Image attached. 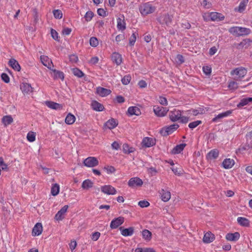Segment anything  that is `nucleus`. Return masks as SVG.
I'll return each mask as SVG.
<instances>
[{
    "mask_svg": "<svg viewBox=\"0 0 252 252\" xmlns=\"http://www.w3.org/2000/svg\"><path fill=\"white\" fill-rule=\"evenodd\" d=\"M143 182L141 179L138 177H133L130 178L128 182V185L129 187L134 188L141 187Z\"/></svg>",
    "mask_w": 252,
    "mask_h": 252,
    "instance_id": "nucleus-6",
    "label": "nucleus"
},
{
    "mask_svg": "<svg viewBox=\"0 0 252 252\" xmlns=\"http://www.w3.org/2000/svg\"><path fill=\"white\" fill-rule=\"evenodd\" d=\"M232 113L231 110H228L224 112L220 113L217 115L215 118H214L212 120L213 122H217L218 119H222L223 118L226 117L230 115Z\"/></svg>",
    "mask_w": 252,
    "mask_h": 252,
    "instance_id": "nucleus-27",
    "label": "nucleus"
},
{
    "mask_svg": "<svg viewBox=\"0 0 252 252\" xmlns=\"http://www.w3.org/2000/svg\"><path fill=\"white\" fill-rule=\"evenodd\" d=\"M124 222V218L123 217H118L112 220L110 223V227L112 229H116L121 225Z\"/></svg>",
    "mask_w": 252,
    "mask_h": 252,
    "instance_id": "nucleus-12",
    "label": "nucleus"
},
{
    "mask_svg": "<svg viewBox=\"0 0 252 252\" xmlns=\"http://www.w3.org/2000/svg\"><path fill=\"white\" fill-rule=\"evenodd\" d=\"M94 17V13L91 11H88L86 12L84 18L87 22L90 21Z\"/></svg>",
    "mask_w": 252,
    "mask_h": 252,
    "instance_id": "nucleus-48",
    "label": "nucleus"
},
{
    "mask_svg": "<svg viewBox=\"0 0 252 252\" xmlns=\"http://www.w3.org/2000/svg\"><path fill=\"white\" fill-rule=\"evenodd\" d=\"M21 90L24 94H29L32 92V88L30 84L23 83L21 85Z\"/></svg>",
    "mask_w": 252,
    "mask_h": 252,
    "instance_id": "nucleus-18",
    "label": "nucleus"
},
{
    "mask_svg": "<svg viewBox=\"0 0 252 252\" xmlns=\"http://www.w3.org/2000/svg\"><path fill=\"white\" fill-rule=\"evenodd\" d=\"M237 221L240 225L243 226H248L250 224V221L247 218L244 217H238Z\"/></svg>",
    "mask_w": 252,
    "mask_h": 252,
    "instance_id": "nucleus-36",
    "label": "nucleus"
},
{
    "mask_svg": "<svg viewBox=\"0 0 252 252\" xmlns=\"http://www.w3.org/2000/svg\"><path fill=\"white\" fill-rule=\"evenodd\" d=\"M240 237L239 233L236 232L234 233H227L226 235L225 238L229 241H236L239 239Z\"/></svg>",
    "mask_w": 252,
    "mask_h": 252,
    "instance_id": "nucleus-20",
    "label": "nucleus"
},
{
    "mask_svg": "<svg viewBox=\"0 0 252 252\" xmlns=\"http://www.w3.org/2000/svg\"><path fill=\"white\" fill-rule=\"evenodd\" d=\"M120 230L122 235L124 236H131L133 233V228L132 227H129L128 228L122 229L120 228Z\"/></svg>",
    "mask_w": 252,
    "mask_h": 252,
    "instance_id": "nucleus-35",
    "label": "nucleus"
},
{
    "mask_svg": "<svg viewBox=\"0 0 252 252\" xmlns=\"http://www.w3.org/2000/svg\"><path fill=\"white\" fill-rule=\"evenodd\" d=\"M0 167H1L2 170L7 169V165L4 162L3 159L1 157H0Z\"/></svg>",
    "mask_w": 252,
    "mask_h": 252,
    "instance_id": "nucleus-55",
    "label": "nucleus"
},
{
    "mask_svg": "<svg viewBox=\"0 0 252 252\" xmlns=\"http://www.w3.org/2000/svg\"><path fill=\"white\" fill-rule=\"evenodd\" d=\"M131 80V77L129 75H126L122 79V82L124 85H127Z\"/></svg>",
    "mask_w": 252,
    "mask_h": 252,
    "instance_id": "nucleus-52",
    "label": "nucleus"
},
{
    "mask_svg": "<svg viewBox=\"0 0 252 252\" xmlns=\"http://www.w3.org/2000/svg\"><path fill=\"white\" fill-rule=\"evenodd\" d=\"M252 41L249 39L243 40L239 44V47L247 48L250 46Z\"/></svg>",
    "mask_w": 252,
    "mask_h": 252,
    "instance_id": "nucleus-40",
    "label": "nucleus"
},
{
    "mask_svg": "<svg viewBox=\"0 0 252 252\" xmlns=\"http://www.w3.org/2000/svg\"><path fill=\"white\" fill-rule=\"evenodd\" d=\"M118 125L117 120L112 118L108 120L104 125V126L109 129H112L116 127Z\"/></svg>",
    "mask_w": 252,
    "mask_h": 252,
    "instance_id": "nucleus-13",
    "label": "nucleus"
},
{
    "mask_svg": "<svg viewBox=\"0 0 252 252\" xmlns=\"http://www.w3.org/2000/svg\"><path fill=\"white\" fill-rule=\"evenodd\" d=\"M248 2V0H243L240 3L239 6L235 8V10L240 13L242 12L245 10Z\"/></svg>",
    "mask_w": 252,
    "mask_h": 252,
    "instance_id": "nucleus-32",
    "label": "nucleus"
},
{
    "mask_svg": "<svg viewBox=\"0 0 252 252\" xmlns=\"http://www.w3.org/2000/svg\"><path fill=\"white\" fill-rule=\"evenodd\" d=\"M8 64L15 70L20 71L21 69L20 65L16 60L11 59L9 61Z\"/></svg>",
    "mask_w": 252,
    "mask_h": 252,
    "instance_id": "nucleus-30",
    "label": "nucleus"
},
{
    "mask_svg": "<svg viewBox=\"0 0 252 252\" xmlns=\"http://www.w3.org/2000/svg\"><path fill=\"white\" fill-rule=\"evenodd\" d=\"M75 117L71 113H69L65 118V122L68 125H72L75 122Z\"/></svg>",
    "mask_w": 252,
    "mask_h": 252,
    "instance_id": "nucleus-37",
    "label": "nucleus"
},
{
    "mask_svg": "<svg viewBox=\"0 0 252 252\" xmlns=\"http://www.w3.org/2000/svg\"><path fill=\"white\" fill-rule=\"evenodd\" d=\"M53 14L55 18L61 19L63 17L62 12L59 9L54 10L53 11Z\"/></svg>",
    "mask_w": 252,
    "mask_h": 252,
    "instance_id": "nucleus-49",
    "label": "nucleus"
},
{
    "mask_svg": "<svg viewBox=\"0 0 252 252\" xmlns=\"http://www.w3.org/2000/svg\"><path fill=\"white\" fill-rule=\"evenodd\" d=\"M142 234L143 239L147 241H150L152 238V233L147 229L143 230L142 232Z\"/></svg>",
    "mask_w": 252,
    "mask_h": 252,
    "instance_id": "nucleus-39",
    "label": "nucleus"
},
{
    "mask_svg": "<svg viewBox=\"0 0 252 252\" xmlns=\"http://www.w3.org/2000/svg\"><path fill=\"white\" fill-rule=\"evenodd\" d=\"M97 14L101 16H106V11L103 8H98L97 11Z\"/></svg>",
    "mask_w": 252,
    "mask_h": 252,
    "instance_id": "nucleus-62",
    "label": "nucleus"
},
{
    "mask_svg": "<svg viewBox=\"0 0 252 252\" xmlns=\"http://www.w3.org/2000/svg\"><path fill=\"white\" fill-rule=\"evenodd\" d=\"M100 236V233L99 232H95L92 234L91 238L93 241H97Z\"/></svg>",
    "mask_w": 252,
    "mask_h": 252,
    "instance_id": "nucleus-57",
    "label": "nucleus"
},
{
    "mask_svg": "<svg viewBox=\"0 0 252 252\" xmlns=\"http://www.w3.org/2000/svg\"><path fill=\"white\" fill-rule=\"evenodd\" d=\"M1 79L5 83L9 82V77L6 73H2L1 75Z\"/></svg>",
    "mask_w": 252,
    "mask_h": 252,
    "instance_id": "nucleus-59",
    "label": "nucleus"
},
{
    "mask_svg": "<svg viewBox=\"0 0 252 252\" xmlns=\"http://www.w3.org/2000/svg\"><path fill=\"white\" fill-rule=\"evenodd\" d=\"M176 59V62L179 64H182L184 62V57L181 55H177Z\"/></svg>",
    "mask_w": 252,
    "mask_h": 252,
    "instance_id": "nucleus-58",
    "label": "nucleus"
},
{
    "mask_svg": "<svg viewBox=\"0 0 252 252\" xmlns=\"http://www.w3.org/2000/svg\"><path fill=\"white\" fill-rule=\"evenodd\" d=\"M112 59L117 65H120L122 63V56L118 53H114L112 56Z\"/></svg>",
    "mask_w": 252,
    "mask_h": 252,
    "instance_id": "nucleus-26",
    "label": "nucleus"
},
{
    "mask_svg": "<svg viewBox=\"0 0 252 252\" xmlns=\"http://www.w3.org/2000/svg\"><path fill=\"white\" fill-rule=\"evenodd\" d=\"M123 151L126 154H129L134 151V149L132 147H129L128 144H124L123 146Z\"/></svg>",
    "mask_w": 252,
    "mask_h": 252,
    "instance_id": "nucleus-44",
    "label": "nucleus"
},
{
    "mask_svg": "<svg viewBox=\"0 0 252 252\" xmlns=\"http://www.w3.org/2000/svg\"><path fill=\"white\" fill-rule=\"evenodd\" d=\"M159 193L161 196V199L164 202L168 201L171 198V193L168 190L161 189Z\"/></svg>",
    "mask_w": 252,
    "mask_h": 252,
    "instance_id": "nucleus-16",
    "label": "nucleus"
},
{
    "mask_svg": "<svg viewBox=\"0 0 252 252\" xmlns=\"http://www.w3.org/2000/svg\"><path fill=\"white\" fill-rule=\"evenodd\" d=\"M2 122L5 126H7L12 123L13 119L11 116H5L2 118Z\"/></svg>",
    "mask_w": 252,
    "mask_h": 252,
    "instance_id": "nucleus-41",
    "label": "nucleus"
},
{
    "mask_svg": "<svg viewBox=\"0 0 252 252\" xmlns=\"http://www.w3.org/2000/svg\"><path fill=\"white\" fill-rule=\"evenodd\" d=\"M84 165L89 167H93L98 164V161L95 157H90L86 158L83 162Z\"/></svg>",
    "mask_w": 252,
    "mask_h": 252,
    "instance_id": "nucleus-7",
    "label": "nucleus"
},
{
    "mask_svg": "<svg viewBox=\"0 0 252 252\" xmlns=\"http://www.w3.org/2000/svg\"><path fill=\"white\" fill-rule=\"evenodd\" d=\"M172 19L173 16L170 15L168 14H164L159 16L157 20L162 25L169 26L172 24Z\"/></svg>",
    "mask_w": 252,
    "mask_h": 252,
    "instance_id": "nucleus-3",
    "label": "nucleus"
},
{
    "mask_svg": "<svg viewBox=\"0 0 252 252\" xmlns=\"http://www.w3.org/2000/svg\"><path fill=\"white\" fill-rule=\"evenodd\" d=\"M117 28L119 30L124 31L126 29V23L124 21V17L123 18H118L117 19Z\"/></svg>",
    "mask_w": 252,
    "mask_h": 252,
    "instance_id": "nucleus-33",
    "label": "nucleus"
},
{
    "mask_svg": "<svg viewBox=\"0 0 252 252\" xmlns=\"http://www.w3.org/2000/svg\"><path fill=\"white\" fill-rule=\"evenodd\" d=\"M229 32L234 34L241 36L249 34L251 31L248 28L240 27H235L230 28Z\"/></svg>",
    "mask_w": 252,
    "mask_h": 252,
    "instance_id": "nucleus-2",
    "label": "nucleus"
},
{
    "mask_svg": "<svg viewBox=\"0 0 252 252\" xmlns=\"http://www.w3.org/2000/svg\"><path fill=\"white\" fill-rule=\"evenodd\" d=\"M127 113L129 116H139L141 114L140 109L136 106H131L128 108Z\"/></svg>",
    "mask_w": 252,
    "mask_h": 252,
    "instance_id": "nucleus-17",
    "label": "nucleus"
},
{
    "mask_svg": "<svg viewBox=\"0 0 252 252\" xmlns=\"http://www.w3.org/2000/svg\"><path fill=\"white\" fill-rule=\"evenodd\" d=\"M96 92L100 96L103 97L109 95L111 91L104 88L98 87L96 89Z\"/></svg>",
    "mask_w": 252,
    "mask_h": 252,
    "instance_id": "nucleus-23",
    "label": "nucleus"
},
{
    "mask_svg": "<svg viewBox=\"0 0 252 252\" xmlns=\"http://www.w3.org/2000/svg\"><path fill=\"white\" fill-rule=\"evenodd\" d=\"M182 112L180 110L174 109L170 111L169 116L170 120L172 122H176L179 121L182 116Z\"/></svg>",
    "mask_w": 252,
    "mask_h": 252,
    "instance_id": "nucleus-5",
    "label": "nucleus"
},
{
    "mask_svg": "<svg viewBox=\"0 0 252 252\" xmlns=\"http://www.w3.org/2000/svg\"><path fill=\"white\" fill-rule=\"evenodd\" d=\"M51 35H52V37L55 40H58V39H59L58 33L55 30H54L53 29H51Z\"/></svg>",
    "mask_w": 252,
    "mask_h": 252,
    "instance_id": "nucleus-60",
    "label": "nucleus"
},
{
    "mask_svg": "<svg viewBox=\"0 0 252 252\" xmlns=\"http://www.w3.org/2000/svg\"><path fill=\"white\" fill-rule=\"evenodd\" d=\"M249 103L248 97L244 98L240 100V102L237 104V106L238 107H243Z\"/></svg>",
    "mask_w": 252,
    "mask_h": 252,
    "instance_id": "nucleus-50",
    "label": "nucleus"
},
{
    "mask_svg": "<svg viewBox=\"0 0 252 252\" xmlns=\"http://www.w3.org/2000/svg\"><path fill=\"white\" fill-rule=\"evenodd\" d=\"M200 124H201V121L197 120L196 121H194L189 124V127L191 129H193L195 128L196 126H197Z\"/></svg>",
    "mask_w": 252,
    "mask_h": 252,
    "instance_id": "nucleus-51",
    "label": "nucleus"
},
{
    "mask_svg": "<svg viewBox=\"0 0 252 252\" xmlns=\"http://www.w3.org/2000/svg\"><path fill=\"white\" fill-rule=\"evenodd\" d=\"M143 146L146 147H150L155 144V142L153 138L149 137H145L142 141Z\"/></svg>",
    "mask_w": 252,
    "mask_h": 252,
    "instance_id": "nucleus-28",
    "label": "nucleus"
},
{
    "mask_svg": "<svg viewBox=\"0 0 252 252\" xmlns=\"http://www.w3.org/2000/svg\"><path fill=\"white\" fill-rule=\"evenodd\" d=\"M45 103L49 108L53 109L60 110L63 108L62 104L53 101H46Z\"/></svg>",
    "mask_w": 252,
    "mask_h": 252,
    "instance_id": "nucleus-24",
    "label": "nucleus"
},
{
    "mask_svg": "<svg viewBox=\"0 0 252 252\" xmlns=\"http://www.w3.org/2000/svg\"><path fill=\"white\" fill-rule=\"evenodd\" d=\"M215 236L211 232L206 233L203 237V241L205 243H210L214 241Z\"/></svg>",
    "mask_w": 252,
    "mask_h": 252,
    "instance_id": "nucleus-25",
    "label": "nucleus"
},
{
    "mask_svg": "<svg viewBox=\"0 0 252 252\" xmlns=\"http://www.w3.org/2000/svg\"><path fill=\"white\" fill-rule=\"evenodd\" d=\"M138 205L141 208L147 207L150 205L149 202L145 200H141L138 202Z\"/></svg>",
    "mask_w": 252,
    "mask_h": 252,
    "instance_id": "nucleus-56",
    "label": "nucleus"
},
{
    "mask_svg": "<svg viewBox=\"0 0 252 252\" xmlns=\"http://www.w3.org/2000/svg\"><path fill=\"white\" fill-rule=\"evenodd\" d=\"M234 163L235 162L233 159L226 158L223 161L222 165L224 168L229 169L234 165Z\"/></svg>",
    "mask_w": 252,
    "mask_h": 252,
    "instance_id": "nucleus-22",
    "label": "nucleus"
},
{
    "mask_svg": "<svg viewBox=\"0 0 252 252\" xmlns=\"http://www.w3.org/2000/svg\"><path fill=\"white\" fill-rule=\"evenodd\" d=\"M247 73V70L243 67H238L233 69L231 72L232 75H235V79L236 80H241L243 78Z\"/></svg>",
    "mask_w": 252,
    "mask_h": 252,
    "instance_id": "nucleus-4",
    "label": "nucleus"
},
{
    "mask_svg": "<svg viewBox=\"0 0 252 252\" xmlns=\"http://www.w3.org/2000/svg\"><path fill=\"white\" fill-rule=\"evenodd\" d=\"M203 71L206 75H209L211 73V68L209 66H206L203 67Z\"/></svg>",
    "mask_w": 252,
    "mask_h": 252,
    "instance_id": "nucleus-61",
    "label": "nucleus"
},
{
    "mask_svg": "<svg viewBox=\"0 0 252 252\" xmlns=\"http://www.w3.org/2000/svg\"><path fill=\"white\" fill-rule=\"evenodd\" d=\"M137 36L138 33L136 32H133L131 35L129 40V43L131 46H133L134 44Z\"/></svg>",
    "mask_w": 252,
    "mask_h": 252,
    "instance_id": "nucleus-46",
    "label": "nucleus"
},
{
    "mask_svg": "<svg viewBox=\"0 0 252 252\" xmlns=\"http://www.w3.org/2000/svg\"><path fill=\"white\" fill-rule=\"evenodd\" d=\"M90 44L91 46L95 47L98 45V41L96 37H92L90 39Z\"/></svg>",
    "mask_w": 252,
    "mask_h": 252,
    "instance_id": "nucleus-47",
    "label": "nucleus"
},
{
    "mask_svg": "<svg viewBox=\"0 0 252 252\" xmlns=\"http://www.w3.org/2000/svg\"><path fill=\"white\" fill-rule=\"evenodd\" d=\"M101 191L108 195H114L116 194V189L112 186L105 185L101 187Z\"/></svg>",
    "mask_w": 252,
    "mask_h": 252,
    "instance_id": "nucleus-10",
    "label": "nucleus"
},
{
    "mask_svg": "<svg viewBox=\"0 0 252 252\" xmlns=\"http://www.w3.org/2000/svg\"><path fill=\"white\" fill-rule=\"evenodd\" d=\"M98 61L99 59L97 57H94L91 59L89 63L92 64H95L98 63Z\"/></svg>",
    "mask_w": 252,
    "mask_h": 252,
    "instance_id": "nucleus-63",
    "label": "nucleus"
},
{
    "mask_svg": "<svg viewBox=\"0 0 252 252\" xmlns=\"http://www.w3.org/2000/svg\"><path fill=\"white\" fill-rule=\"evenodd\" d=\"M92 108L96 111H102L104 109L103 105L96 101H93L91 104Z\"/></svg>",
    "mask_w": 252,
    "mask_h": 252,
    "instance_id": "nucleus-31",
    "label": "nucleus"
},
{
    "mask_svg": "<svg viewBox=\"0 0 252 252\" xmlns=\"http://www.w3.org/2000/svg\"><path fill=\"white\" fill-rule=\"evenodd\" d=\"M93 186V183L89 179L84 181L82 184V188L83 189H88L91 188Z\"/></svg>",
    "mask_w": 252,
    "mask_h": 252,
    "instance_id": "nucleus-38",
    "label": "nucleus"
},
{
    "mask_svg": "<svg viewBox=\"0 0 252 252\" xmlns=\"http://www.w3.org/2000/svg\"><path fill=\"white\" fill-rule=\"evenodd\" d=\"M168 111V109L166 108L163 107L159 106H154V112L155 115L158 117H164L165 116L167 112Z\"/></svg>",
    "mask_w": 252,
    "mask_h": 252,
    "instance_id": "nucleus-9",
    "label": "nucleus"
},
{
    "mask_svg": "<svg viewBox=\"0 0 252 252\" xmlns=\"http://www.w3.org/2000/svg\"><path fill=\"white\" fill-rule=\"evenodd\" d=\"M238 83L235 81H231L229 83L228 88L231 90H235L238 88Z\"/></svg>",
    "mask_w": 252,
    "mask_h": 252,
    "instance_id": "nucleus-53",
    "label": "nucleus"
},
{
    "mask_svg": "<svg viewBox=\"0 0 252 252\" xmlns=\"http://www.w3.org/2000/svg\"><path fill=\"white\" fill-rule=\"evenodd\" d=\"M218 156L219 151L217 149H213L207 154L206 158L208 160H212L217 158Z\"/></svg>",
    "mask_w": 252,
    "mask_h": 252,
    "instance_id": "nucleus-21",
    "label": "nucleus"
},
{
    "mask_svg": "<svg viewBox=\"0 0 252 252\" xmlns=\"http://www.w3.org/2000/svg\"><path fill=\"white\" fill-rule=\"evenodd\" d=\"M186 144L182 143L176 146L172 150V153L173 154H177L180 153L186 147Z\"/></svg>",
    "mask_w": 252,
    "mask_h": 252,
    "instance_id": "nucleus-34",
    "label": "nucleus"
},
{
    "mask_svg": "<svg viewBox=\"0 0 252 252\" xmlns=\"http://www.w3.org/2000/svg\"><path fill=\"white\" fill-rule=\"evenodd\" d=\"M172 170L176 175H180L182 173V170L177 167L172 168Z\"/></svg>",
    "mask_w": 252,
    "mask_h": 252,
    "instance_id": "nucleus-64",
    "label": "nucleus"
},
{
    "mask_svg": "<svg viewBox=\"0 0 252 252\" xmlns=\"http://www.w3.org/2000/svg\"><path fill=\"white\" fill-rule=\"evenodd\" d=\"M210 20L213 21H220L224 19V16L218 12L209 13Z\"/></svg>",
    "mask_w": 252,
    "mask_h": 252,
    "instance_id": "nucleus-15",
    "label": "nucleus"
},
{
    "mask_svg": "<svg viewBox=\"0 0 252 252\" xmlns=\"http://www.w3.org/2000/svg\"><path fill=\"white\" fill-rule=\"evenodd\" d=\"M159 103L164 106H166L168 104L167 99L163 96H159L158 98Z\"/></svg>",
    "mask_w": 252,
    "mask_h": 252,
    "instance_id": "nucleus-54",
    "label": "nucleus"
},
{
    "mask_svg": "<svg viewBox=\"0 0 252 252\" xmlns=\"http://www.w3.org/2000/svg\"><path fill=\"white\" fill-rule=\"evenodd\" d=\"M68 208V205H64L60 210L55 216V219L58 221L62 220L64 218Z\"/></svg>",
    "mask_w": 252,
    "mask_h": 252,
    "instance_id": "nucleus-11",
    "label": "nucleus"
},
{
    "mask_svg": "<svg viewBox=\"0 0 252 252\" xmlns=\"http://www.w3.org/2000/svg\"><path fill=\"white\" fill-rule=\"evenodd\" d=\"M36 134L34 132H29L27 135L28 140L30 142H32L35 140Z\"/></svg>",
    "mask_w": 252,
    "mask_h": 252,
    "instance_id": "nucleus-45",
    "label": "nucleus"
},
{
    "mask_svg": "<svg viewBox=\"0 0 252 252\" xmlns=\"http://www.w3.org/2000/svg\"><path fill=\"white\" fill-rule=\"evenodd\" d=\"M60 191V187L57 184L53 185L51 189V193L53 196H56L59 194Z\"/></svg>",
    "mask_w": 252,
    "mask_h": 252,
    "instance_id": "nucleus-42",
    "label": "nucleus"
},
{
    "mask_svg": "<svg viewBox=\"0 0 252 252\" xmlns=\"http://www.w3.org/2000/svg\"><path fill=\"white\" fill-rule=\"evenodd\" d=\"M42 231V225L40 223H37L33 227L32 231L33 236H38Z\"/></svg>",
    "mask_w": 252,
    "mask_h": 252,
    "instance_id": "nucleus-19",
    "label": "nucleus"
},
{
    "mask_svg": "<svg viewBox=\"0 0 252 252\" xmlns=\"http://www.w3.org/2000/svg\"><path fill=\"white\" fill-rule=\"evenodd\" d=\"M72 72L75 76L79 78L83 77L84 75L83 72L77 68H72Z\"/></svg>",
    "mask_w": 252,
    "mask_h": 252,
    "instance_id": "nucleus-43",
    "label": "nucleus"
},
{
    "mask_svg": "<svg viewBox=\"0 0 252 252\" xmlns=\"http://www.w3.org/2000/svg\"><path fill=\"white\" fill-rule=\"evenodd\" d=\"M156 8L149 2L144 3L139 7V11L142 15H147L153 13Z\"/></svg>",
    "mask_w": 252,
    "mask_h": 252,
    "instance_id": "nucleus-1",
    "label": "nucleus"
},
{
    "mask_svg": "<svg viewBox=\"0 0 252 252\" xmlns=\"http://www.w3.org/2000/svg\"><path fill=\"white\" fill-rule=\"evenodd\" d=\"M51 70L52 71L54 79H61L62 80H63L64 74L63 72L54 69H51Z\"/></svg>",
    "mask_w": 252,
    "mask_h": 252,
    "instance_id": "nucleus-29",
    "label": "nucleus"
},
{
    "mask_svg": "<svg viewBox=\"0 0 252 252\" xmlns=\"http://www.w3.org/2000/svg\"><path fill=\"white\" fill-rule=\"evenodd\" d=\"M40 61L42 63L49 69H51V66L52 65V62L49 58L48 57L46 56H40Z\"/></svg>",
    "mask_w": 252,
    "mask_h": 252,
    "instance_id": "nucleus-14",
    "label": "nucleus"
},
{
    "mask_svg": "<svg viewBox=\"0 0 252 252\" xmlns=\"http://www.w3.org/2000/svg\"><path fill=\"white\" fill-rule=\"evenodd\" d=\"M179 127V126L177 124H174L164 127L161 131V132L164 135H167L173 132Z\"/></svg>",
    "mask_w": 252,
    "mask_h": 252,
    "instance_id": "nucleus-8",
    "label": "nucleus"
}]
</instances>
